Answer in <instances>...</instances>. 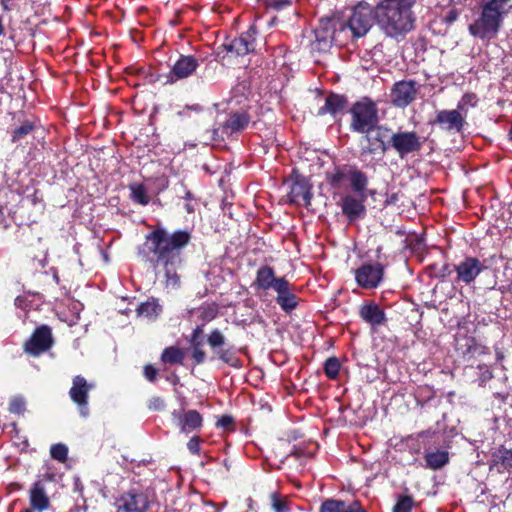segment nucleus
<instances>
[{
	"instance_id": "f257e3e1",
	"label": "nucleus",
	"mask_w": 512,
	"mask_h": 512,
	"mask_svg": "<svg viewBox=\"0 0 512 512\" xmlns=\"http://www.w3.org/2000/svg\"><path fill=\"white\" fill-rule=\"evenodd\" d=\"M148 239L153 244V252L157 257V262L164 265V273L160 275L165 278L167 287H177L179 285V276L176 271L170 267L176 262H180V250L188 245L191 234L187 230H178L169 234L164 229H156Z\"/></svg>"
},
{
	"instance_id": "f03ea898",
	"label": "nucleus",
	"mask_w": 512,
	"mask_h": 512,
	"mask_svg": "<svg viewBox=\"0 0 512 512\" xmlns=\"http://www.w3.org/2000/svg\"><path fill=\"white\" fill-rule=\"evenodd\" d=\"M511 9V0H481L475 18L468 25L469 34L485 43L496 39Z\"/></svg>"
},
{
	"instance_id": "7ed1b4c3",
	"label": "nucleus",
	"mask_w": 512,
	"mask_h": 512,
	"mask_svg": "<svg viewBox=\"0 0 512 512\" xmlns=\"http://www.w3.org/2000/svg\"><path fill=\"white\" fill-rule=\"evenodd\" d=\"M416 0H382L376 6V23L389 37L409 32L414 18L411 7Z\"/></svg>"
},
{
	"instance_id": "20e7f679",
	"label": "nucleus",
	"mask_w": 512,
	"mask_h": 512,
	"mask_svg": "<svg viewBox=\"0 0 512 512\" xmlns=\"http://www.w3.org/2000/svg\"><path fill=\"white\" fill-rule=\"evenodd\" d=\"M375 21L376 8L361 2L351 10L347 21L340 24V29L342 32L348 29L353 38H360L370 31Z\"/></svg>"
},
{
	"instance_id": "39448f33",
	"label": "nucleus",
	"mask_w": 512,
	"mask_h": 512,
	"mask_svg": "<svg viewBox=\"0 0 512 512\" xmlns=\"http://www.w3.org/2000/svg\"><path fill=\"white\" fill-rule=\"evenodd\" d=\"M387 135L388 129L380 126L366 133L365 140L367 145L362 146L360 154V159L366 167L375 168L377 162L383 158L387 151L385 144Z\"/></svg>"
},
{
	"instance_id": "423d86ee",
	"label": "nucleus",
	"mask_w": 512,
	"mask_h": 512,
	"mask_svg": "<svg viewBox=\"0 0 512 512\" xmlns=\"http://www.w3.org/2000/svg\"><path fill=\"white\" fill-rule=\"evenodd\" d=\"M351 114V128L353 131L366 134L378 127L376 109L370 102L356 103L351 110Z\"/></svg>"
},
{
	"instance_id": "0eeeda50",
	"label": "nucleus",
	"mask_w": 512,
	"mask_h": 512,
	"mask_svg": "<svg viewBox=\"0 0 512 512\" xmlns=\"http://www.w3.org/2000/svg\"><path fill=\"white\" fill-rule=\"evenodd\" d=\"M54 339L52 330L48 325L37 327L30 338L24 343V351L30 356L38 357L52 348Z\"/></svg>"
},
{
	"instance_id": "6e6552de",
	"label": "nucleus",
	"mask_w": 512,
	"mask_h": 512,
	"mask_svg": "<svg viewBox=\"0 0 512 512\" xmlns=\"http://www.w3.org/2000/svg\"><path fill=\"white\" fill-rule=\"evenodd\" d=\"M342 33L341 29L337 30L330 19H321L319 26L315 29V40L312 43V49L318 52H327L334 41H338V37Z\"/></svg>"
},
{
	"instance_id": "1a4fd4ad",
	"label": "nucleus",
	"mask_w": 512,
	"mask_h": 512,
	"mask_svg": "<svg viewBox=\"0 0 512 512\" xmlns=\"http://www.w3.org/2000/svg\"><path fill=\"white\" fill-rule=\"evenodd\" d=\"M485 269L486 265L483 261H480L476 257L466 256L454 266V270L456 272L455 281L457 283L469 285L474 282Z\"/></svg>"
},
{
	"instance_id": "9d476101",
	"label": "nucleus",
	"mask_w": 512,
	"mask_h": 512,
	"mask_svg": "<svg viewBox=\"0 0 512 512\" xmlns=\"http://www.w3.org/2000/svg\"><path fill=\"white\" fill-rule=\"evenodd\" d=\"M257 29L255 25H251L249 29L239 37L224 43V48L228 53L236 56H244L253 52L256 48Z\"/></svg>"
},
{
	"instance_id": "9b49d317",
	"label": "nucleus",
	"mask_w": 512,
	"mask_h": 512,
	"mask_svg": "<svg viewBox=\"0 0 512 512\" xmlns=\"http://www.w3.org/2000/svg\"><path fill=\"white\" fill-rule=\"evenodd\" d=\"M418 88V84L414 80L396 82L391 89V102L396 107L404 108L408 106L416 99Z\"/></svg>"
},
{
	"instance_id": "f8f14e48",
	"label": "nucleus",
	"mask_w": 512,
	"mask_h": 512,
	"mask_svg": "<svg viewBox=\"0 0 512 512\" xmlns=\"http://www.w3.org/2000/svg\"><path fill=\"white\" fill-rule=\"evenodd\" d=\"M93 387L94 385L88 383L81 375L75 376L72 380V387L69 390V396L78 406L79 413L82 417H87L89 415L88 394Z\"/></svg>"
},
{
	"instance_id": "ddd939ff",
	"label": "nucleus",
	"mask_w": 512,
	"mask_h": 512,
	"mask_svg": "<svg viewBox=\"0 0 512 512\" xmlns=\"http://www.w3.org/2000/svg\"><path fill=\"white\" fill-rule=\"evenodd\" d=\"M391 146L401 158L417 152L421 149L423 142L415 132H397L391 136Z\"/></svg>"
},
{
	"instance_id": "4468645a",
	"label": "nucleus",
	"mask_w": 512,
	"mask_h": 512,
	"mask_svg": "<svg viewBox=\"0 0 512 512\" xmlns=\"http://www.w3.org/2000/svg\"><path fill=\"white\" fill-rule=\"evenodd\" d=\"M355 280L363 289H374L383 279L384 271L380 263L364 264L354 272Z\"/></svg>"
},
{
	"instance_id": "2eb2a0df",
	"label": "nucleus",
	"mask_w": 512,
	"mask_h": 512,
	"mask_svg": "<svg viewBox=\"0 0 512 512\" xmlns=\"http://www.w3.org/2000/svg\"><path fill=\"white\" fill-rule=\"evenodd\" d=\"M273 291L276 293V303L284 312L290 313L297 308L299 298L296 295L295 287L285 277Z\"/></svg>"
},
{
	"instance_id": "dca6fc26",
	"label": "nucleus",
	"mask_w": 512,
	"mask_h": 512,
	"mask_svg": "<svg viewBox=\"0 0 512 512\" xmlns=\"http://www.w3.org/2000/svg\"><path fill=\"white\" fill-rule=\"evenodd\" d=\"M198 66L199 62L194 56L181 55L171 67L167 82L175 83L178 80L190 77Z\"/></svg>"
},
{
	"instance_id": "f3484780",
	"label": "nucleus",
	"mask_w": 512,
	"mask_h": 512,
	"mask_svg": "<svg viewBox=\"0 0 512 512\" xmlns=\"http://www.w3.org/2000/svg\"><path fill=\"white\" fill-rule=\"evenodd\" d=\"M434 123L445 131L459 133L464 127L465 115L457 109L441 110L437 113Z\"/></svg>"
},
{
	"instance_id": "a211bd4d",
	"label": "nucleus",
	"mask_w": 512,
	"mask_h": 512,
	"mask_svg": "<svg viewBox=\"0 0 512 512\" xmlns=\"http://www.w3.org/2000/svg\"><path fill=\"white\" fill-rule=\"evenodd\" d=\"M365 199L366 195L360 196L359 199L353 195H346L345 197L342 198L341 209L343 214L349 219L350 222L355 221L359 218H363L365 216Z\"/></svg>"
},
{
	"instance_id": "6ab92c4d",
	"label": "nucleus",
	"mask_w": 512,
	"mask_h": 512,
	"mask_svg": "<svg viewBox=\"0 0 512 512\" xmlns=\"http://www.w3.org/2000/svg\"><path fill=\"white\" fill-rule=\"evenodd\" d=\"M284 277H277L275 275L274 269L270 266L264 265L258 268L256 272V278L253 282V287L255 289L261 290H274L279 282L282 281Z\"/></svg>"
},
{
	"instance_id": "aec40b11",
	"label": "nucleus",
	"mask_w": 512,
	"mask_h": 512,
	"mask_svg": "<svg viewBox=\"0 0 512 512\" xmlns=\"http://www.w3.org/2000/svg\"><path fill=\"white\" fill-rule=\"evenodd\" d=\"M288 196L291 203L303 206L310 205L312 194L310 192V186L306 179L297 178L292 183Z\"/></svg>"
},
{
	"instance_id": "412c9836",
	"label": "nucleus",
	"mask_w": 512,
	"mask_h": 512,
	"mask_svg": "<svg viewBox=\"0 0 512 512\" xmlns=\"http://www.w3.org/2000/svg\"><path fill=\"white\" fill-rule=\"evenodd\" d=\"M320 512H365L359 502L346 503L341 500H325L320 507Z\"/></svg>"
},
{
	"instance_id": "4be33fe9",
	"label": "nucleus",
	"mask_w": 512,
	"mask_h": 512,
	"mask_svg": "<svg viewBox=\"0 0 512 512\" xmlns=\"http://www.w3.org/2000/svg\"><path fill=\"white\" fill-rule=\"evenodd\" d=\"M250 122V116L246 112H237L229 116L223 125V133L232 134L244 130Z\"/></svg>"
},
{
	"instance_id": "5701e85b",
	"label": "nucleus",
	"mask_w": 512,
	"mask_h": 512,
	"mask_svg": "<svg viewBox=\"0 0 512 512\" xmlns=\"http://www.w3.org/2000/svg\"><path fill=\"white\" fill-rule=\"evenodd\" d=\"M361 318L372 326H378L384 323V311L374 303L363 305L360 308Z\"/></svg>"
},
{
	"instance_id": "b1692460",
	"label": "nucleus",
	"mask_w": 512,
	"mask_h": 512,
	"mask_svg": "<svg viewBox=\"0 0 512 512\" xmlns=\"http://www.w3.org/2000/svg\"><path fill=\"white\" fill-rule=\"evenodd\" d=\"M30 504L33 509L40 512L49 507V498L40 482H36L30 490Z\"/></svg>"
},
{
	"instance_id": "393cba45",
	"label": "nucleus",
	"mask_w": 512,
	"mask_h": 512,
	"mask_svg": "<svg viewBox=\"0 0 512 512\" xmlns=\"http://www.w3.org/2000/svg\"><path fill=\"white\" fill-rule=\"evenodd\" d=\"M179 426L181 431L184 433H190L191 431L201 427L202 416L196 410H188L178 417Z\"/></svg>"
},
{
	"instance_id": "a878e982",
	"label": "nucleus",
	"mask_w": 512,
	"mask_h": 512,
	"mask_svg": "<svg viewBox=\"0 0 512 512\" xmlns=\"http://www.w3.org/2000/svg\"><path fill=\"white\" fill-rule=\"evenodd\" d=\"M346 106V99L343 96L337 95V94H330L325 99V104L322 106L318 114L324 115L326 113H329L333 116L337 115L338 113L342 112L345 109Z\"/></svg>"
},
{
	"instance_id": "bb28decb",
	"label": "nucleus",
	"mask_w": 512,
	"mask_h": 512,
	"mask_svg": "<svg viewBox=\"0 0 512 512\" xmlns=\"http://www.w3.org/2000/svg\"><path fill=\"white\" fill-rule=\"evenodd\" d=\"M426 467L438 470L449 462V453L446 450L429 451L425 453Z\"/></svg>"
},
{
	"instance_id": "cd10ccee",
	"label": "nucleus",
	"mask_w": 512,
	"mask_h": 512,
	"mask_svg": "<svg viewBox=\"0 0 512 512\" xmlns=\"http://www.w3.org/2000/svg\"><path fill=\"white\" fill-rule=\"evenodd\" d=\"M348 174V179L350 181L352 189L355 192L359 193L360 196L365 195L364 191L366 190L368 184L367 176L362 171L354 167H349Z\"/></svg>"
},
{
	"instance_id": "c85d7f7f",
	"label": "nucleus",
	"mask_w": 512,
	"mask_h": 512,
	"mask_svg": "<svg viewBox=\"0 0 512 512\" xmlns=\"http://www.w3.org/2000/svg\"><path fill=\"white\" fill-rule=\"evenodd\" d=\"M162 312V307L156 299L141 303L137 308V315L148 320H155Z\"/></svg>"
},
{
	"instance_id": "c756f323",
	"label": "nucleus",
	"mask_w": 512,
	"mask_h": 512,
	"mask_svg": "<svg viewBox=\"0 0 512 512\" xmlns=\"http://www.w3.org/2000/svg\"><path fill=\"white\" fill-rule=\"evenodd\" d=\"M149 506V497L145 492L130 491V512H144Z\"/></svg>"
},
{
	"instance_id": "7c9ffc66",
	"label": "nucleus",
	"mask_w": 512,
	"mask_h": 512,
	"mask_svg": "<svg viewBox=\"0 0 512 512\" xmlns=\"http://www.w3.org/2000/svg\"><path fill=\"white\" fill-rule=\"evenodd\" d=\"M270 506L273 512H291L288 497L276 492L270 494Z\"/></svg>"
},
{
	"instance_id": "2f4dec72",
	"label": "nucleus",
	"mask_w": 512,
	"mask_h": 512,
	"mask_svg": "<svg viewBox=\"0 0 512 512\" xmlns=\"http://www.w3.org/2000/svg\"><path fill=\"white\" fill-rule=\"evenodd\" d=\"M184 357L185 354L183 350L175 346H170L162 352L161 360L169 364H183Z\"/></svg>"
},
{
	"instance_id": "473e14b6",
	"label": "nucleus",
	"mask_w": 512,
	"mask_h": 512,
	"mask_svg": "<svg viewBox=\"0 0 512 512\" xmlns=\"http://www.w3.org/2000/svg\"><path fill=\"white\" fill-rule=\"evenodd\" d=\"M36 128V124L34 121L26 120L19 127L14 129L11 134V142L17 143L31 132H33Z\"/></svg>"
},
{
	"instance_id": "72a5a7b5",
	"label": "nucleus",
	"mask_w": 512,
	"mask_h": 512,
	"mask_svg": "<svg viewBox=\"0 0 512 512\" xmlns=\"http://www.w3.org/2000/svg\"><path fill=\"white\" fill-rule=\"evenodd\" d=\"M349 167H336L332 171L327 172V181L334 187H340L344 180L348 179Z\"/></svg>"
},
{
	"instance_id": "f704fd0d",
	"label": "nucleus",
	"mask_w": 512,
	"mask_h": 512,
	"mask_svg": "<svg viewBox=\"0 0 512 512\" xmlns=\"http://www.w3.org/2000/svg\"><path fill=\"white\" fill-rule=\"evenodd\" d=\"M498 459L493 461L492 467H497L498 472H503L504 470L512 468V451L511 450H503L500 451V455L497 457Z\"/></svg>"
},
{
	"instance_id": "c9c22d12",
	"label": "nucleus",
	"mask_w": 512,
	"mask_h": 512,
	"mask_svg": "<svg viewBox=\"0 0 512 512\" xmlns=\"http://www.w3.org/2000/svg\"><path fill=\"white\" fill-rule=\"evenodd\" d=\"M341 364L336 357H329L324 364V372L329 379H336L339 375Z\"/></svg>"
},
{
	"instance_id": "e433bc0d",
	"label": "nucleus",
	"mask_w": 512,
	"mask_h": 512,
	"mask_svg": "<svg viewBox=\"0 0 512 512\" xmlns=\"http://www.w3.org/2000/svg\"><path fill=\"white\" fill-rule=\"evenodd\" d=\"M225 341V336L218 329H214L213 331H211L207 338V342L209 346L214 350V352L221 349L225 345Z\"/></svg>"
},
{
	"instance_id": "4c0bfd02",
	"label": "nucleus",
	"mask_w": 512,
	"mask_h": 512,
	"mask_svg": "<svg viewBox=\"0 0 512 512\" xmlns=\"http://www.w3.org/2000/svg\"><path fill=\"white\" fill-rule=\"evenodd\" d=\"M131 196L133 200L141 205H147L150 197L142 185L131 186Z\"/></svg>"
},
{
	"instance_id": "58836bf2",
	"label": "nucleus",
	"mask_w": 512,
	"mask_h": 512,
	"mask_svg": "<svg viewBox=\"0 0 512 512\" xmlns=\"http://www.w3.org/2000/svg\"><path fill=\"white\" fill-rule=\"evenodd\" d=\"M50 455L54 460L64 463L68 458V448L65 444H53L50 448Z\"/></svg>"
},
{
	"instance_id": "ea45409f",
	"label": "nucleus",
	"mask_w": 512,
	"mask_h": 512,
	"mask_svg": "<svg viewBox=\"0 0 512 512\" xmlns=\"http://www.w3.org/2000/svg\"><path fill=\"white\" fill-rule=\"evenodd\" d=\"M478 102V99L473 93H466L462 96L460 101L457 104V110L462 112H466L470 107H475Z\"/></svg>"
},
{
	"instance_id": "a19ab883",
	"label": "nucleus",
	"mask_w": 512,
	"mask_h": 512,
	"mask_svg": "<svg viewBox=\"0 0 512 512\" xmlns=\"http://www.w3.org/2000/svg\"><path fill=\"white\" fill-rule=\"evenodd\" d=\"M413 507V499L410 496H402L393 508V512H410Z\"/></svg>"
},
{
	"instance_id": "79ce46f5",
	"label": "nucleus",
	"mask_w": 512,
	"mask_h": 512,
	"mask_svg": "<svg viewBox=\"0 0 512 512\" xmlns=\"http://www.w3.org/2000/svg\"><path fill=\"white\" fill-rule=\"evenodd\" d=\"M218 358L226 364L234 365L236 358L231 349H223V347L215 352Z\"/></svg>"
},
{
	"instance_id": "37998d69",
	"label": "nucleus",
	"mask_w": 512,
	"mask_h": 512,
	"mask_svg": "<svg viewBox=\"0 0 512 512\" xmlns=\"http://www.w3.org/2000/svg\"><path fill=\"white\" fill-rule=\"evenodd\" d=\"M191 357L196 365H200L205 361L206 353L202 349V345H191Z\"/></svg>"
},
{
	"instance_id": "c03bdc74",
	"label": "nucleus",
	"mask_w": 512,
	"mask_h": 512,
	"mask_svg": "<svg viewBox=\"0 0 512 512\" xmlns=\"http://www.w3.org/2000/svg\"><path fill=\"white\" fill-rule=\"evenodd\" d=\"M218 310L215 306H206L200 309V318L206 322L213 320L217 316Z\"/></svg>"
},
{
	"instance_id": "a18cd8bd",
	"label": "nucleus",
	"mask_w": 512,
	"mask_h": 512,
	"mask_svg": "<svg viewBox=\"0 0 512 512\" xmlns=\"http://www.w3.org/2000/svg\"><path fill=\"white\" fill-rule=\"evenodd\" d=\"M265 5L274 10H283L292 4V0H263Z\"/></svg>"
},
{
	"instance_id": "49530a36",
	"label": "nucleus",
	"mask_w": 512,
	"mask_h": 512,
	"mask_svg": "<svg viewBox=\"0 0 512 512\" xmlns=\"http://www.w3.org/2000/svg\"><path fill=\"white\" fill-rule=\"evenodd\" d=\"M202 334H203V325L196 326L193 329L191 336L189 338L190 345H203Z\"/></svg>"
},
{
	"instance_id": "de8ad7c7",
	"label": "nucleus",
	"mask_w": 512,
	"mask_h": 512,
	"mask_svg": "<svg viewBox=\"0 0 512 512\" xmlns=\"http://www.w3.org/2000/svg\"><path fill=\"white\" fill-rule=\"evenodd\" d=\"M114 512H128V498L125 495H121L113 504Z\"/></svg>"
},
{
	"instance_id": "09e8293b",
	"label": "nucleus",
	"mask_w": 512,
	"mask_h": 512,
	"mask_svg": "<svg viewBox=\"0 0 512 512\" xmlns=\"http://www.w3.org/2000/svg\"><path fill=\"white\" fill-rule=\"evenodd\" d=\"M10 411L13 413H23L25 411V402L21 398H15L10 403Z\"/></svg>"
},
{
	"instance_id": "8fccbe9b",
	"label": "nucleus",
	"mask_w": 512,
	"mask_h": 512,
	"mask_svg": "<svg viewBox=\"0 0 512 512\" xmlns=\"http://www.w3.org/2000/svg\"><path fill=\"white\" fill-rule=\"evenodd\" d=\"M201 439L198 436H193L189 442L187 443V448L192 454H199L200 453V443Z\"/></svg>"
},
{
	"instance_id": "3c124183",
	"label": "nucleus",
	"mask_w": 512,
	"mask_h": 512,
	"mask_svg": "<svg viewBox=\"0 0 512 512\" xmlns=\"http://www.w3.org/2000/svg\"><path fill=\"white\" fill-rule=\"evenodd\" d=\"M144 375L147 380L152 382L156 379L157 370L152 365H146L144 367Z\"/></svg>"
},
{
	"instance_id": "603ef678",
	"label": "nucleus",
	"mask_w": 512,
	"mask_h": 512,
	"mask_svg": "<svg viewBox=\"0 0 512 512\" xmlns=\"http://www.w3.org/2000/svg\"><path fill=\"white\" fill-rule=\"evenodd\" d=\"M233 424V418L228 415L221 416L217 421V426L222 428H229Z\"/></svg>"
},
{
	"instance_id": "864d4df0",
	"label": "nucleus",
	"mask_w": 512,
	"mask_h": 512,
	"mask_svg": "<svg viewBox=\"0 0 512 512\" xmlns=\"http://www.w3.org/2000/svg\"><path fill=\"white\" fill-rule=\"evenodd\" d=\"M27 199L32 203V205H37L42 202V198L39 196L37 189H35L32 194L28 195Z\"/></svg>"
},
{
	"instance_id": "5fc2aeb1",
	"label": "nucleus",
	"mask_w": 512,
	"mask_h": 512,
	"mask_svg": "<svg viewBox=\"0 0 512 512\" xmlns=\"http://www.w3.org/2000/svg\"><path fill=\"white\" fill-rule=\"evenodd\" d=\"M150 407H153L154 409H161L164 407V401L163 399L157 397L153 398L150 402Z\"/></svg>"
},
{
	"instance_id": "6e6d98bb",
	"label": "nucleus",
	"mask_w": 512,
	"mask_h": 512,
	"mask_svg": "<svg viewBox=\"0 0 512 512\" xmlns=\"http://www.w3.org/2000/svg\"><path fill=\"white\" fill-rule=\"evenodd\" d=\"M184 208L187 213H193L195 211V203L193 201H186Z\"/></svg>"
},
{
	"instance_id": "4d7b16f0",
	"label": "nucleus",
	"mask_w": 512,
	"mask_h": 512,
	"mask_svg": "<svg viewBox=\"0 0 512 512\" xmlns=\"http://www.w3.org/2000/svg\"><path fill=\"white\" fill-rule=\"evenodd\" d=\"M184 199L186 201H194L193 195H192V193L190 191H186Z\"/></svg>"
},
{
	"instance_id": "13d9d810",
	"label": "nucleus",
	"mask_w": 512,
	"mask_h": 512,
	"mask_svg": "<svg viewBox=\"0 0 512 512\" xmlns=\"http://www.w3.org/2000/svg\"><path fill=\"white\" fill-rule=\"evenodd\" d=\"M23 302H24V299L22 297H17L15 299V305L18 307H22Z\"/></svg>"
},
{
	"instance_id": "bf43d9fd",
	"label": "nucleus",
	"mask_w": 512,
	"mask_h": 512,
	"mask_svg": "<svg viewBox=\"0 0 512 512\" xmlns=\"http://www.w3.org/2000/svg\"><path fill=\"white\" fill-rule=\"evenodd\" d=\"M130 38L132 39V41L137 42V38L132 34L131 30H130Z\"/></svg>"
},
{
	"instance_id": "052dcab7",
	"label": "nucleus",
	"mask_w": 512,
	"mask_h": 512,
	"mask_svg": "<svg viewBox=\"0 0 512 512\" xmlns=\"http://www.w3.org/2000/svg\"><path fill=\"white\" fill-rule=\"evenodd\" d=\"M455 19H456V15H450V16H449V20H450V21H453V20H455Z\"/></svg>"
},
{
	"instance_id": "680f3d73",
	"label": "nucleus",
	"mask_w": 512,
	"mask_h": 512,
	"mask_svg": "<svg viewBox=\"0 0 512 512\" xmlns=\"http://www.w3.org/2000/svg\"><path fill=\"white\" fill-rule=\"evenodd\" d=\"M21 512H33V511L31 509L26 508V509H23Z\"/></svg>"
},
{
	"instance_id": "e2e57ef3",
	"label": "nucleus",
	"mask_w": 512,
	"mask_h": 512,
	"mask_svg": "<svg viewBox=\"0 0 512 512\" xmlns=\"http://www.w3.org/2000/svg\"><path fill=\"white\" fill-rule=\"evenodd\" d=\"M124 72L128 73V67L124 68Z\"/></svg>"
}]
</instances>
